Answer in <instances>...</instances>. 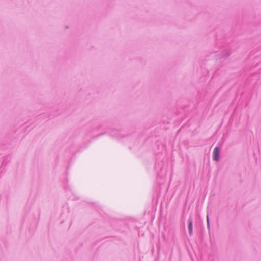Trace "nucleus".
<instances>
[{
    "mask_svg": "<svg viewBox=\"0 0 261 261\" xmlns=\"http://www.w3.org/2000/svg\"><path fill=\"white\" fill-rule=\"evenodd\" d=\"M213 159L214 161H219L220 160V149L219 147L216 146L213 152Z\"/></svg>",
    "mask_w": 261,
    "mask_h": 261,
    "instance_id": "f257e3e1",
    "label": "nucleus"
},
{
    "mask_svg": "<svg viewBox=\"0 0 261 261\" xmlns=\"http://www.w3.org/2000/svg\"><path fill=\"white\" fill-rule=\"evenodd\" d=\"M188 222L189 233L190 236H192L193 234V220L191 216L188 218Z\"/></svg>",
    "mask_w": 261,
    "mask_h": 261,
    "instance_id": "f03ea898",
    "label": "nucleus"
},
{
    "mask_svg": "<svg viewBox=\"0 0 261 261\" xmlns=\"http://www.w3.org/2000/svg\"><path fill=\"white\" fill-rule=\"evenodd\" d=\"M207 227L208 228H210V222H209V218H208V216H207Z\"/></svg>",
    "mask_w": 261,
    "mask_h": 261,
    "instance_id": "7ed1b4c3",
    "label": "nucleus"
},
{
    "mask_svg": "<svg viewBox=\"0 0 261 261\" xmlns=\"http://www.w3.org/2000/svg\"><path fill=\"white\" fill-rule=\"evenodd\" d=\"M230 55L229 53H226V56L228 57L229 55Z\"/></svg>",
    "mask_w": 261,
    "mask_h": 261,
    "instance_id": "20e7f679",
    "label": "nucleus"
}]
</instances>
